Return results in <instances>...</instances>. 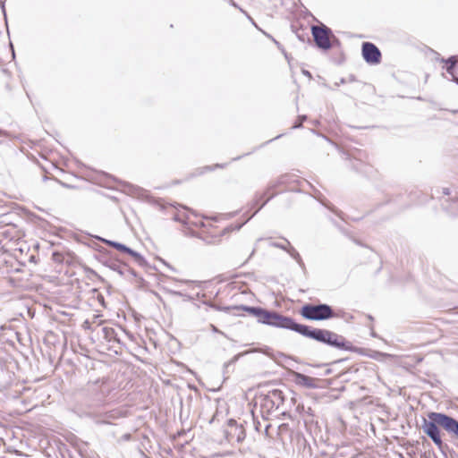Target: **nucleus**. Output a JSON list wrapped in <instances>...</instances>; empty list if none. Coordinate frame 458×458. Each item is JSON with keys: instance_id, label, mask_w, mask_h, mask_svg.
<instances>
[{"instance_id": "1", "label": "nucleus", "mask_w": 458, "mask_h": 458, "mask_svg": "<svg viewBox=\"0 0 458 458\" xmlns=\"http://www.w3.org/2000/svg\"><path fill=\"white\" fill-rule=\"evenodd\" d=\"M237 309L247 311L249 314L255 317L259 323L276 327L291 329L303 336L311 338L336 349L352 352H355L357 350L351 342L347 341L341 335L327 329L311 328L309 326L298 324L294 322L292 318L283 316L276 311L267 310L260 307L249 306H241L237 307Z\"/></svg>"}, {"instance_id": "2", "label": "nucleus", "mask_w": 458, "mask_h": 458, "mask_svg": "<svg viewBox=\"0 0 458 458\" xmlns=\"http://www.w3.org/2000/svg\"><path fill=\"white\" fill-rule=\"evenodd\" d=\"M300 314L309 320H326L335 317L334 310L327 304H306L301 309Z\"/></svg>"}, {"instance_id": "3", "label": "nucleus", "mask_w": 458, "mask_h": 458, "mask_svg": "<svg viewBox=\"0 0 458 458\" xmlns=\"http://www.w3.org/2000/svg\"><path fill=\"white\" fill-rule=\"evenodd\" d=\"M444 416V413L430 412L428 414V420H424L422 429L432 439V441L439 447H442L443 442L438 429L439 422L437 417Z\"/></svg>"}, {"instance_id": "4", "label": "nucleus", "mask_w": 458, "mask_h": 458, "mask_svg": "<svg viewBox=\"0 0 458 458\" xmlns=\"http://www.w3.org/2000/svg\"><path fill=\"white\" fill-rule=\"evenodd\" d=\"M311 33L314 38V41L318 47L323 50H328L331 48L332 45L330 42V37L333 36L332 30L324 24L313 25L311 27Z\"/></svg>"}, {"instance_id": "5", "label": "nucleus", "mask_w": 458, "mask_h": 458, "mask_svg": "<svg viewBox=\"0 0 458 458\" xmlns=\"http://www.w3.org/2000/svg\"><path fill=\"white\" fill-rule=\"evenodd\" d=\"M283 403L282 392L280 390H273L261 398L260 408L262 412H266L268 415L271 411L277 410Z\"/></svg>"}, {"instance_id": "6", "label": "nucleus", "mask_w": 458, "mask_h": 458, "mask_svg": "<svg viewBox=\"0 0 458 458\" xmlns=\"http://www.w3.org/2000/svg\"><path fill=\"white\" fill-rule=\"evenodd\" d=\"M87 415L92 418L97 424H109L112 420H114L120 416L118 411H97L90 409Z\"/></svg>"}, {"instance_id": "7", "label": "nucleus", "mask_w": 458, "mask_h": 458, "mask_svg": "<svg viewBox=\"0 0 458 458\" xmlns=\"http://www.w3.org/2000/svg\"><path fill=\"white\" fill-rule=\"evenodd\" d=\"M362 56L369 64H378L381 58L379 49L370 42H364L362 44Z\"/></svg>"}, {"instance_id": "8", "label": "nucleus", "mask_w": 458, "mask_h": 458, "mask_svg": "<svg viewBox=\"0 0 458 458\" xmlns=\"http://www.w3.org/2000/svg\"><path fill=\"white\" fill-rule=\"evenodd\" d=\"M227 439L231 443H242L246 437V432L242 425L231 423L226 431Z\"/></svg>"}, {"instance_id": "9", "label": "nucleus", "mask_w": 458, "mask_h": 458, "mask_svg": "<svg viewBox=\"0 0 458 458\" xmlns=\"http://www.w3.org/2000/svg\"><path fill=\"white\" fill-rule=\"evenodd\" d=\"M437 418L438 420L437 422H439V426L444 428L450 435L458 439V420L446 414Z\"/></svg>"}, {"instance_id": "10", "label": "nucleus", "mask_w": 458, "mask_h": 458, "mask_svg": "<svg viewBox=\"0 0 458 458\" xmlns=\"http://www.w3.org/2000/svg\"><path fill=\"white\" fill-rule=\"evenodd\" d=\"M104 242L107 245L114 247L117 250L128 253L132 258H134V259L139 264H141V263L144 262V259H143V257L140 253L134 251L133 250L130 249L129 247L125 246L124 244H122V243H119V242H113V241H108V240H105Z\"/></svg>"}, {"instance_id": "11", "label": "nucleus", "mask_w": 458, "mask_h": 458, "mask_svg": "<svg viewBox=\"0 0 458 458\" xmlns=\"http://www.w3.org/2000/svg\"><path fill=\"white\" fill-rule=\"evenodd\" d=\"M294 377V382L301 386L313 389L316 388L318 386L316 384L317 379L309 376H306L304 374L295 372L293 374Z\"/></svg>"}, {"instance_id": "12", "label": "nucleus", "mask_w": 458, "mask_h": 458, "mask_svg": "<svg viewBox=\"0 0 458 458\" xmlns=\"http://www.w3.org/2000/svg\"><path fill=\"white\" fill-rule=\"evenodd\" d=\"M446 72L453 77V81L458 84V78L455 72V60L454 57H450L447 61Z\"/></svg>"}, {"instance_id": "13", "label": "nucleus", "mask_w": 458, "mask_h": 458, "mask_svg": "<svg viewBox=\"0 0 458 458\" xmlns=\"http://www.w3.org/2000/svg\"><path fill=\"white\" fill-rule=\"evenodd\" d=\"M288 251V253L295 259L297 260L299 263H301V256L300 254L296 251L295 249H293V247H291V245L289 246V249L287 248L286 250Z\"/></svg>"}, {"instance_id": "14", "label": "nucleus", "mask_w": 458, "mask_h": 458, "mask_svg": "<svg viewBox=\"0 0 458 458\" xmlns=\"http://www.w3.org/2000/svg\"><path fill=\"white\" fill-rule=\"evenodd\" d=\"M284 242H285V244L276 242H271L269 244H270V246L275 247V248L287 250V247L290 246V242L286 239H284Z\"/></svg>"}, {"instance_id": "15", "label": "nucleus", "mask_w": 458, "mask_h": 458, "mask_svg": "<svg viewBox=\"0 0 458 458\" xmlns=\"http://www.w3.org/2000/svg\"><path fill=\"white\" fill-rule=\"evenodd\" d=\"M103 332L105 333V336L107 339H111L114 334V329L109 327H104Z\"/></svg>"}, {"instance_id": "16", "label": "nucleus", "mask_w": 458, "mask_h": 458, "mask_svg": "<svg viewBox=\"0 0 458 458\" xmlns=\"http://www.w3.org/2000/svg\"><path fill=\"white\" fill-rule=\"evenodd\" d=\"M53 258L55 261L57 262H62V255L57 253V252H54L53 253Z\"/></svg>"}, {"instance_id": "17", "label": "nucleus", "mask_w": 458, "mask_h": 458, "mask_svg": "<svg viewBox=\"0 0 458 458\" xmlns=\"http://www.w3.org/2000/svg\"><path fill=\"white\" fill-rule=\"evenodd\" d=\"M210 328H211V330H212L213 332H215V333H219V334H221V335H225L222 331H220V330H219L216 326H214V325H210Z\"/></svg>"}, {"instance_id": "18", "label": "nucleus", "mask_w": 458, "mask_h": 458, "mask_svg": "<svg viewBox=\"0 0 458 458\" xmlns=\"http://www.w3.org/2000/svg\"><path fill=\"white\" fill-rule=\"evenodd\" d=\"M444 193H445V194H449V191H448V189H444Z\"/></svg>"}, {"instance_id": "19", "label": "nucleus", "mask_w": 458, "mask_h": 458, "mask_svg": "<svg viewBox=\"0 0 458 458\" xmlns=\"http://www.w3.org/2000/svg\"><path fill=\"white\" fill-rule=\"evenodd\" d=\"M230 2H231V4H233V6L237 7L236 4L233 0H230Z\"/></svg>"}, {"instance_id": "20", "label": "nucleus", "mask_w": 458, "mask_h": 458, "mask_svg": "<svg viewBox=\"0 0 458 458\" xmlns=\"http://www.w3.org/2000/svg\"><path fill=\"white\" fill-rule=\"evenodd\" d=\"M301 122L299 124L294 125L293 128H298L301 126Z\"/></svg>"}, {"instance_id": "21", "label": "nucleus", "mask_w": 458, "mask_h": 458, "mask_svg": "<svg viewBox=\"0 0 458 458\" xmlns=\"http://www.w3.org/2000/svg\"><path fill=\"white\" fill-rule=\"evenodd\" d=\"M305 119H306V116H302V117L301 118V121L302 122V121H304Z\"/></svg>"}, {"instance_id": "22", "label": "nucleus", "mask_w": 458, "mask_h": 458, "mask_svg": "<svg viewBox=\"0 0 458 458\" xmlns=\"http://www.w3.org/2000/svg\"><path fill=\"white\" fill-rule=\"evenodd\" d=\"M305 75H310V73L309 72H306Z\"/></svg>"}]
</instances>
